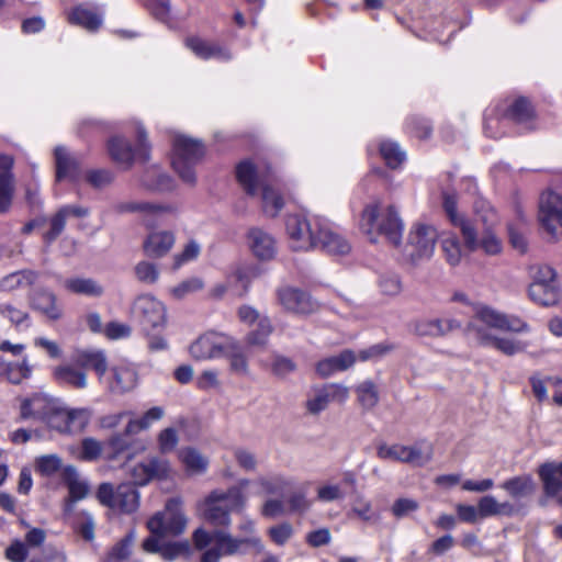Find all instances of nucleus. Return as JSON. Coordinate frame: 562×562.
Here are the masks:
<instances>
[{
	"label": "nucleus",
	"mask_w": 562,
	"mask_h": 562,
	"mask_svg": "<svg viewBox=\"0 0 562 562\" xmlns=\"http://www.w3.org/2000/svg\"><path fill=\"white\" fill-rule=\"evenodd\" d=\"M137 148L134 150L122 136H113L108 142V151L112 160L123 169H130L135 157L143 160L148 159L149 146L147 143V134L142 124L136 125Z\"/></svg>",
	"instance_id": "f8f14e48"
},
{
	"label": "nucleus",
	"mask_w": 562,
	"mask_h": 562,
	"mask_svg": "<svg viewBox=\"0 0 562 562\" xmlns=\"http://www.w3.org/2000/svg\"><path fill=\"white\" fill-rule=\"evenodd\" d=\"M293 532V527L289 522L272 526L267 531L271 541L277 546H284L291 539Z\"/></svg>",
	"instance_id": "774afa93"
},
{
	"label": "nucleus",
	"mask_w": 562,
	"mask_h": 562,
	"mask_svg": "<svg viewBox=\"0 0 562 562\" xmlns=\"http://www.w3.org/2000/svg\"><path fill=\"white\" fill-rule=\"evenodd\" d=\"M139 381L136 367L127 361L113 364L105 373V379L100 384L104 385L112 394H124L133 391Z\"/></svg>",
	"instance_id": "dca6fc26"
},
{
	"label": "nucleus",
	"mask_w": 562,
	"mask_h": 562,
	"mask_svg": "<svg viewBox=\"0 0 562 562\" xmlns=\"http://www.w3.org/2000/svg\"><path fill=\"white\" fill-rule=\"evenodd\" d=\"M246 244L254 257L260 261H270L277 256L276 238L262 228H250L246 234Z\"/></svg>",
	"instance_id": "aec40b11"
},
{
	"label": "nucleus",
	"mask_w": 562,
	"mask_h": 562,
	"mask_svg": "<svg viewBox=\"0 0 562 562\" xmlns=\"http://www.w3.org/2000/svg\"><path fill=\"white\" fill-rule=\"evenodd\" d=\"M176 475V470L168 460L150 458L133 465L130 476L135 485H147L151 480L166 481Z\"/></svg>",
	"instance_id": "2eb2a0df"
},
{
	"label": "nucleus",
	"mask_w": 562,
	"mask_h": 562,
	"mask_svg": "<svg viewBox=\"0 0 562 562\" xmlns=\"http://www.w3.org/2000/svg\"><path fill=\"white\" fill-rule=\"evenodd\" d=\"M317 239L318 247L331 256H345L351 251L350 243L325 220L319 226Z\"/></svg>",
	"instance_id": "412c9836"
},
{
	"label": "nucleus",
	"mask_w": 562,
	"mask_h": 562,
	"mask_svg": "<svg viewBox=\"0 0 562 562\" xmlns=\"http://www.w3.org/2000/svg\"><path fill=\"white\" fill-rule=\"evenodd\" d=\"M204 288V282L201 278L192 277L186 279L178 284L171 286L168 292L175 300H183L192 294L200 292Z\"/></svg>",
	"instance_id": "6e6d98bb"
},
{
	"label": "nucleus",
	"mask_w": 562,
	"mask_h": 562,
	"mask_svg": "<svg viewBox=\"0 0 562 562\" xmlns=\"http://www.w3.org/2000/svg\"><path fill=\"white\" fill-rule=\"evenodd\" d=\"M66 408L59 401L37 394V420L47 428L65 432Z\"/></svg>",
	"instance_id": "6ab92c4d"
},
{
	"label": "nucleus",
	"mask_w": 562,
	"mask_h": 562,
	"mask_svg": "<svg viewBox=\"0 0 562 562\" xmlns=\"http://www.w3.org/2000/svg\"><path fill=\"white\" fill-rule=\"evenodd\" d=\"M164 416L165 409L161 406H154L139 417L130 418L125 426V435H136L143 430H147Z\"/></svg>",
	"instance_id": "c9c22d12"
},
{
	"label": "nucleus",
	"mask_w": 562,
	"mask_h": 562,
	"mask_svg": "<svg viewBox=\"0 0 562 562\" xmlns=\"http://www.w3.org/2000/svg\"><path fill=\"white\" fill-rule=\"evenodd\" d=\"M460 326L458 321L451 318L420 319L414 323L413 330L422 337H442Z\"/></svg>",
	"instance_id": "393cba45"
},
{
	"label": "nucleus",
	"mask_w": 562,
	"mask_h": 562,
	"mask_svg": "<svg viewBox=\"0 0 562 562\" xmlns=\"http://www.w3.org/2000/svg\"><path fill=\"white\" fill-rule=\"evenodd\" d=\"M13 158L0 155V212H5L11 205L13 195V179L11 168Z\"/></svg>",
	"instance_id": "c756f323"
},
{
	"label": "nucleus",
	"mask_w": 562,
	"mask_h": 562,
	"mask_svg": "<svg viewBox=\"0 0 562 562\" xmlns=\"http://www.w3.org/2000/svg\"><path fill=\"white\" fill-rule=\"evenodd\" d=\"M64 434H79L90 422L91 412L88 408H66Z\"/></svg>",
	"instance_id": "49530a36"
},
{
	"label": "nucleus",
	"mask_w": 562,
	"mask_h": 562,
	"mask_svg": "<svg viewBox=\"0 0 562 562\" xmlns=\"http://www.w3.org/2000/svg\"><path fill=\"white\" fill-rule=\"evenodd\" d=\"M271 333L272 326L269 318H261L260 323L248 333L246 341L250 347L265 346Z\"/></svg>",
	"instance_id": "680f3d73"
},
{
	"label": "nucleus",
	"mask_w": 562,
	"mask_h": 562,
	"mask_svg": "<svg viewBox=\"0 0 562 562\" xmlns=\"http://www.w3.org/2000/svg\"><path fill=\"white\" fill-rule=\"evenodd\" d=\"M501 487L512 497L521 498L530 495L535 491V483L530 476L525 475L507 480Z\"/></svg>",
	"instance_id": "603ef678"
},
{
	"label": "nucleus",
	"mask_w": 562,
	"mask_h": 562,
	"mask_svg": "<svg viewBox=\"0 0 562 562\" xmlns=\"http://www.w3.org/2000/svg\"><path fill=\"white\" fill-rule=\"evenodd\" d=\"M56 177L58 180H76L79 176V161L65 147L55 149Z\"/></svg>",
	"instance_id": "f704fd0d"
},
{
	"label": "nucleus",
	"mask_w": 562,
	"mask_h": 562,
	"mask_svg": "<svg viewBox=\"0 0 562 562\" xmlns=\"http://www.w3.org/2000/svg\"><path fill=\"white\" fill-rule=\"evenodd\" d=\"M529 299L541 306H553L562 299L558 283H530L528 288Z\"/></svg>",
	"instance_id": "7c9ffc66"
},
{
	"label": "nucleus",
	"mask_w": 562,
	"mask_h": 562,
	"mask_svg": "<svg viewBox=\"0 0 562 562\" xmlns=\"http://www.w3.org/2000/svg\"><path fill=\"white\" fill-rule=\"evenodd\" d=\"M324 220L316 216L293 214L286 217L285 232L293 250L307 251L318 247L319 226Z\"/></svg>",
	"instance_id": "0eeeda50"
},
{
	"label": "nucleus",
	"mask_w": 562,
	"mask_h": 562,
	"mask_svg": "<svg viewBox=\"0 0 562 562\" xmlns=\"http://www.w3.org/2000/svg\"><path fill=\"white\" fill-rule=\"evenodd\" d=\"M462 240L464 239L462 238ZM440 247L445 260L453 267L460 265L467 254L470 252L465 248V243L461 241L460 238L451 232L441 235Z\"/></svg>",
	"instance_id": "2f4dec72"
},
{
	"label": "nucleus",
	"mask_w": 562,
	"mask_h": 562,
	"mask_svg": "<svg viewBox=\"0 0 562 562\" xmlns=\"http://www.w3.org/2000/svg\"><path fill=\"white\" fill-rule=\"evenodd\" d=\"M359 405L366 409H373L380 401V391L378 385L371 380H364L359 383L355 390Z\"/></svg>",
	"instance_id": "c03bdc74"
},
{
	"label": "nucleus",
	"mask_w": 562,
	"mask_h": 562,
	"mask_svg": "<svg viewBox=\"0 0 562 562\" xmlns=\"http://www.w3.org/2000/svg\"><path fill=\"white\" fill-rule=\"evenodd\" d=\"M134 271L137 280L146 284H154L159 279L158 267L149 261L143 260L138 262L135 266Z\"/></svg>",
	"instance_id": "0e129e2a"
},
{
	"label": "nucleus",
	"mask_w": 562,
	"mask_h": 562,
	"mask_svg": "<svg viewBox=\"0 0 562 562\" xmlns=\"http://www.w3.org/2000/svg\"><path fill=\"white\" fill-rule=\"evenodd\" d=\"M195 360H213L225 358L232 373L249 374L248 357L241 342L233 336L220 331H206L198 337L189 347Z\"/></svg>",
	"instance_id": "f03ea898"
},
{
	"label": "nucleus",
	"mask_w": 562,
	"mask_h": 562,
	"mask_svg": "<svg viewBox=\"0 0 562 562\" xmlns=\"http://www.w3.org/2000/svg\"><path fill=\"white\" fill-rule=\"evenodd\" d=\"M142 182L147 189L160 192L171 191L176 188L175 180L158 168H150L146 170Z\"/></svg>",
	"instance_id": "37998d69"
},
{
	"label": "nucleus",
	"mask_w": 562,
	"mask_h": 562,
	"mask_svg": "<svg viewBox=\"0 0 562 562\" xmlns=\"http://www.w3.org/2000/svg\"><path fill=\"white\" fill-rule=\"evenodd\" d=\"M261 199V205L265 214L276 217L284 206L282 194L272 186L266 183L257 194Z\"/></svg>",
	"instance_id": "ea45409f"
},
{
	"label": "nucleus",
	"mask_w": 562,
	"mask_h": 562,
	"mask_svg": "<svg viewBox=\"0 0 562 562\" xmlns=\"http://www.w3.org/2000/svg\"><path fill=\"white\" fill-rule=\"evenodd\" d=\"M442 209L451 225L459 228L470 252L482 251L487 256H498L503 251V240L495 228H483L477 233L473 223L459 210L454 192H443Z\"/></svg>",
	"instance_id": "7ed1b4c3"
},
{
	"label": "nucleus",
	"mask_w": 562,
	"mask_h": 562,
	"mask_svg": "<svg viewBox=\"0 0 562 562\" xmlns=\"http://www.w3.org/2000/svg\"><path fill=\"white\" fill-rule=\"evenodd\" d=\"M97 499L103 506L124 514H132L139 506V493L130 484H121L114 490L110 483H102L97 491Z\"/></svg>",
	"instance_id": "ddd939ff"
},
{
	"label": "nucleus",
	"mask_w": 562,
	"mask_h": 562,
	"mask_svg": "<svg viewBox=\"0 0 562 562\" xmlns=\"http://www.w3.org/2000/svg\"><path fill=\"white\" fill-rule=\"evenodd\" d=\"M289 485V481L279 474L261 476L256 481H250L247 487L248 497L250 495H270L281 493Z\"/></svg>",
	"instance_id": "473e14b6"
},
{
	"label": "nucleus",
	"mask_w": 562,
	"mask_h": 562,
	"mask_svg": "<svg viewBox=\"0 0 562 562\" xmlns=\"http://www.w3.org/2000/svg\"><path fill=\"white\" fill-rule=\"evenodd\" d=\"M359 227L372 243L384 237L395 247L402 244L404 222L393 204H384L380 201L367 204L362 211Z\"/></svg>",
	"instance_id": "39448f33"
},
{
	"label": "nucleus",
	"mask_w": 562,
	"mask_h": 562,
	"mask_svg": "<svg viewBox=\"0 0 562 562\" xmlns=\"http://www.w3.org/2000/svg\"><path fill=\"white\" fill-rule=\"evenodd\" d=\"M539 222L553 239L562 237V195L554 191L543 192L539 202Z\"/></svg>",
	"instance_id": "4468645a"
},
{
	"label": "nucleus",
	"mask_w": 562,
	"mask_h": 562,
	"mask_svg": "<svg viewBox=\"0 0 562 562\" xmlns=\"http://www.w3.org/2000/svg\"><path fill=\"white\" fill-rule=\"evenodd\" d=\"M69 21L88 31H95L102 24V16L86 5H79L70 12Z\"/></svg>",
	"instance_id": "a18cd8bd"
},
{
	"label": "nucleus",
	"mask_w": 562,
	"mask_h": 562,
	"mask_svg": "<svg viewBox=\"0 0 562 562\" xmlns=\"http://www.w3.org/2000/svg\"><path fill=\"white\" fill-rule=\"evenodd\" d=\"M259 274L258 267L249 261H238L232 265L227 274V282L234 284L235 292L243 295L247 292L251 281Z\"/></svg>",
	"instance_id": "b1692460"
},
{
	"label": "nucleus",
	"mask_w": 562,
	"mask_h": 562,
	"mask_svg": "<svg viewBox=\"0 0 562 562\" xmlns=\"http://www.w3.org/2000/svg\"><path fill=\"white\" fill-rule=\"evenodd\" d=\"M131 315L148 334L165 328L168 322L166 305L150 294H142L134 300Z\"/></svg>",
	"instance_id": "9d476101"
},
{
	"label": "nucleus",
	"mask_w": 562,
	"mask_h": 562,
	"mask_svg": "<svg viewBox=\"0 0 562 562\" xmlns=\"http://www.w3.org/2000/svg\"><path fill=\"white\" fill-rule=\"evenodd\" d=\"M66 286L69 291L89 296H100L103 293L102 286L91 279H71Z\"/></svg>",
	"instance_id": "4d7b16f0"
},
{
	"label": "nucleus",
	"mask_w": 562,
	"mask_h": 562,
	"mask_svg": "<svg viewBox=\"0 0 562 562\" xmlns=\"http://www.w3.org/2000/svg\"><path fill=\"white\" fill-rule=\"evenodd\" d=\"M238 537L229 532L217 530L210 535L205 529L198 528L193 532L194 546L204 549L214 541V547L204 551L201 562H220L224 555L246 554L249 552L261 553L265 550L263 542L257 532L256 521L244 516L237 525Z\"/></svg>",
	"instance_id": "f257e3e1"
},
{
	"label": "nucleus",
	"mask_w": 562,
	"mask_h": 562,
	"mask_svg": "<svg viewBox=\"0 0 562 562\" xmlns=\"http://www.w3.org/2000/svg\"><path fill=\"white\" fill-rule=\"evenodd\" d=\"M539 475L548 495L555 496L562 492V462L543 464Z\"/></svg>",
	"instance_id": "e433bc0d"
},
{
	"label": "nucleus",
	"mask_w": 562,
	"mask_h": 562,
	"mask_svg": "<svg viewBox=\"0 0 562 562\" xmlns=\"http://www.w3.org/2000/svg\"><path fill=\"white\" fill-rule=\"evenodd\" d=\"M32 281H33L32 272H25V271L13 272L0 280V290L11 291L18 286L23 285V284H31Z\"/></svg>",
	"instance_id": "69168bd1"
},
{
	"label": "nucleus",
	"mask_w": 562,
	"mask_h": 562,
	"mask_svg": "<svg viewBox=\"0 0 562 562\" xmlns=\"http://www.w3.org/2000/svg\"><path fill=\"white\" fill-rule=\"evenodd\" d=\"M278 303L288 312L307 315L318 310V304L310 294L299 288L281 285L276 291Z\"/></svg>",
	"instance_id": "f3484780"
},
{
	"label": "nucleus",
	"mask_w": 562,
	"mask_h": 562,
	"mask_svg": "<svg viewBox=\"0 0 562 562\" xmlns=\"http://www.w3.org/2000/svg\"><path fill=\"white\" fill-rule=\"evenodd\" d=\"M380 153L386 165L391 168H397L401 166L406 157L400 146L391 140L381 142Z\"/></svg>",
	"instance_id": "13d9d810"
},
{
	"label": "nucleus",
	"mask_w": 562,
	"mask_h": 562,
	"mask_svg": "<svg viewBox=\"0 0 562 562\" xmlns=\"http://www.w3.org/2000/svg\"><path fill=\"white\" fill-rule=\"evenodd\" d=\"M186 46L199 58L210 59L215 58L218 60H228L231 58L229 52L216 44L210 43L196 36H191L186 40Z\"/></svg>",
	"instance_id": "cd10ccee"
},
{
	"label": "nucleus",
	"mask_w": 562,
	"mask_h": 562,
	"mask_svg": "<svg viewBox=\"0 0 562 562\" xmlns=\"http://www.w3.org/2000/svg\"><path fill=\"white\" fill-rule=\"evenodd\" d=\"M103 451L104 445L101 441L87 437L82 439L79 448L71 450V453L75 458L82 461H95L102 456Z\"/></svg>",
	"instance_id": "3c124183"
},
{
	"label": "nucleus",
	"mask_w": 562,
	"mask_h": 562,
	"mask_svg": "<svg viewBox=\"0 0 562 562\" xmlns=\"http://www.w3.org/2000/svg\"><path fill=\"white\" fill-rule=\"evenodd\" d=\"M64 477L69 492V502L66 505V510H71V503L86 498L90 492V486L74 467H66L64 469Z\"/></svg>",
	"instance_id": "72a5a7b5"
},
{
	"label": "nucleus",
	"mask_w": 562,
	"mask_h": 562,
	"mask_svg": "<svg viewBox=\"0 0 562 562\" xmlns=\"http://www.w3.org/2000/svg\"><path fill=\"white\" fill-rule=\"evenodd\" d=\"M268 169L262 162L244 160L236 167V178L244 191L257 196L263 184L267 183Z\"/></svg>",
	"instance_id": "a211bd4d"
},
{
	"label": "nucleus",
	"mask_w": 562,
	"mask_h": 562,
	"mask_svg": "<svg viewBox=\"0 0 562 562\" xmlns=\"http://www.w3.org/2000/svg\"><path fill=\"white\" fill-rule=\"evenodd\" d=\"M35 544V529L26 533L25 541L14 540L5 549V558L11 562H24L29 554V547Z\"/></svg>",
	"instance_id": "864d4df0"
},
{
	"label": "nucleus",
	"mask_w": 562,
	"mask_h": 562,
	"mask_svg": "<svg viewBox=\"0 0 562 562\" xmlns=\"http://www.w3.org/2000/svg\"><path fill=\"white\" fill-rule=\"evenodd\" d=\"M120 210L139 213L144 218L158 220L176 215L178 213V205L173 203L128 202L122 204Z\"/></svg>",
	"instance_id": "5701e85b"
},
{
	"label": "nucleus",
	"mask_w": 562,
	"mask_h": 562,
	"mask_svg": "<svg viewBox=\"0 0 562 562\" xmlns=\"http://www.w3.org/2000/svg\"><path fill=\"white\" fill-rule=\"evenodd\" d=\"M530 283H557V273L548 265H535L529 269Z\"/></svg>",
	"instance_id": "338daca9"
},
{
	"label": "nucleus",
	"mask_w": 562,
	"mask_h": 562,
	"mask_svg": "<svg viewBox=\"0 0 562 562\" xmlns=\"http://www.w3.org/2000/svg\"><path fill=\"white\" fill-rule=\"evenodd\" d=\"M76 362L81 367H91L103 382L106 373V357L102 350H82L76 356Z\"/></svg>",
	"instance_id": "58836bf2"
},
{
	"label": "nucleus",
	"mask_w": 562,
	"mask_h": 562,
	"mask_svg": "<svg viewBox=\"0 0 562 562\" xmlns=\"http://www.w3.org/2000/svg\"><path fill=\"white\" fill-rule=\"evenodd\" d=\"M482 341L494 347L506 356L517 355L525 351L527 348V345L524 341L510 337H492L490 335H483Z\"/></svg>",
	"instance_id": "de8ad7c7"
},
{
	"label": "nucleus",
	"mask_w": 562,
	"mask_h": 562,
	"mask_svg": "<svg viewBox=\"0 0 562 562\" xmlns=\"http://www.w3.org/2000/svg\"><path fill=\"white\" fill-rule=\"evenodd\" d=\"M330 401L326 387L322 385L311 391L305 406L308 413L316 415L326 409Z\"/></svg>",
	"instance_id": "bf43d9fd"
},
{
	"label": "nucleus",
	"mask_w": 562,
	"mask_h": 562,
	"mask_svg": "<svg viewBox=\"0 0 562 562\" xmlns=\"http://www.w3.org/2000/svg\"><path fill=\"white\" fill-rule=\"evenodd\" d=\"M473 211L483 228H496L499 224V216L488 201L482 198L476 199Z\"/></svg>",
	"instance_id": "09e8293b"
},
{
	"label": "nucleus",
	"mask_w": 562,
	"mask_h": 562,
	"mask_svg": "<svg viewBox=\"0 0 562 562\" xmlns=\"http://www.w3.org/2000/svg\"><path fill=\"white\" fill-rule=\"evenodd\" d=\"M504 314L488 306H479L475 308V315L471 323V328L476 331L477 337L482 339L483 335H487L483 330V326L502 330Z\"/></svg>",
	"instance_id": "c85d7f7f"
},
{
	"label": "nucleus",
	"mask_w": 562,
	"mask_h": 562,
	"mask_svg": "<svg viewBox=\"0 0 562 562\" xmlns=\"http://www.w3.org/2000/svg\"><path fill=\"white\" fill-rule=\"evenodd\" d=\"M54 376L58 383L72 386L75 389H85L88 385V379L85 371L76 369L70 364L55 368Z\"/></svg>",
	"instance_id": "79ce46f5"
},
{
	"label": "nucleus",
	"mask_w": 562,
	"mask_h": 562,
	"mask_svg": "<svg viewBox=\"0 0 562 562\" xmlns=\"http://www.w3.org/2000/svg\"><path fill=\"white\" fill-rule=\"evenodd\" d=\"M128 436L130 435H125V432L124 434H119V432L113 434L104 445L105 458L109 460H114L121 453L126 451L131 446L130 441L126 438Z\"/></svg>",
	"instance_id": "052dcab7"
},
{
	"label": "nucleus",
	"mask_w": 562,
	"mask_h": 562,
	"mask_svg": "<svg viewBox=\"0 0 562 562\" xmlns=\"http://www.w3.org/2000/svg\"><path fill=\"white\" fill-rule=\"evenodd\" d=\"M205 154L204 145L195 138L178 134L173 138L171 166L179 178L193 186L196 182L195 167Z\"/></svg>",
	"instance_id": "423d86ee"
},
{
	"label": "nucleus",
	"mask_w": 562,
	"mask_h": 562,
	"mask_svg": "<svg viewBox=\"0 0 562 562\" xmlns=\"http://www.w3.org/2000/svg\"><path fill=\"white\" fill-rule=\"evenodd\" d=\"M438 238L436 226L416 222L409 228L403 254L413 262L429 259L434 255Z\"/></svg>",
	"instance_id": "9b49d317"
},
{
	"label": "nucleus",
	"mask_w": 562,
	"mask_h": 562,
	"mask_svg": "<svg viewBox=\"0 0 562 562\" xmlns=\"http://www.w3.org/2000/svg\"><path fill=\"white\" fill-rule=\"evenodd\" d=\"M136 539V533L131 530L122 540L115 543L102 562H122L130 558Z\"/></svg>",
	"instance_id": "8fccbe9b"
},
{
	"label": "nucleus",
	"mask_w": 562,
	"mask_h": 562,
	"mask_svg": "<svg viewBox=\"0 0 562 562\" xmlns=\"http://www.w3.org/2000/svg\"><path fill=\"white\" fill-rule=\"evenodd\" d=\"M177 456L187 474L200 475L207 471L209 458L196 448L183 447Z\"/></svg>",
	"instance_id": "bb28decb"
},
{
	"label": "nucleus",
	"mask_w": 562,
	"mask_h": 562,
	"mask_svg": "<svg viewBox=\"0 0 562 562\" xmlns=\"http://www.w3.org/2000/svg\"><path fill=\"white\" fill-rule=\"evenodd\" d=\"M187 525L182 501L177 497L168 499L164 509L147 521L149 531L158 537L179 536L184 532Z\"/></svg>",
	"instance_id": "1a4fd4ad"
},
{
	"label": "nucleus",
	"mask_w": 562,
	"mask_h": 562,
	"mask_svg": "<svg viewBox=\"0 0 562 562\" xmlns=\"http://www.w3.org/2000/svg\"><path fill=\"white\" fill-rule=\"evenodd\" d=\"M391 350V347L378 344L368 349L360 350L358 353L352 350H344L338 355L326 357L316 363V372L322 378H328L337 372L346 371L351 368L357 360L367 361L375 360L384 356Z\"/></svg>",
	"instance_id": "6e6552de"
},
{
	"label": "nucleus",
	"mask_w": 562,
	"mask_h": 562,
	"mask_svg": "<svg viewBox=\"0 0 562 562\" xmlns=\"http://www.w3.org/2000/svg\"><path fill=\"white\" fill-rule=\"evenodd\" d=\"M176 243L175 233L167 229L150 231L143 241V250L150 258H162Z\"/></svg>",
	"instance_id": "4be33fe9"
},
{
	"label": "nucleus",
	"mask_w": 562,
	"mask_h": 562,
	"mask_svg": "<svg viewBox=\"0 0 562 562\" xmlns=\"http://www.w3.org/2000/svg\"><path fill=\"white\" fill-rule=\"evenodd\" d=\"M249 484L250 481L244 479L227 490H213L198 504L199 515L216 527L231 526V513H239L246 507Z\"/></svg>",
	"instance_id": "20e7f679"
},
{
	"label": "nucleus",
	"mask_w": 562,
	"mask_h": 562,
	"mask_svg": "<svg viewBox=\"0 0 562 562\" xmlns=\"http://www.w3.org/2000/svg\"><path fill=\"white\" fill-rule=\"evenodd\" d=\"M405 445L401 443H381L376 449V454L381 460L403 462L405 460Z\"/></svg>",
	"instance_id": "e2e57ef3"
},
{
	"label": "nucleus",
	"mask_w": 562,
	"mask_h": 562,
	"mask_svg": "<svg viewBox=\"0 0 562 562\" xmlns=\"http://www.w3.org/2000/svg\"><path fill=\"white\" fill-rule=\"evenodd\" d=\"M477 507L482 520L494 516H512L515 513L513 504L509 502L501 503L492 495L481 497Z\"/></svg>",
	"instance_id": "4c0bfd02"
},
{
	"label": "nucleus",
	"mask_w": 562,
	"mask_h": 562,
	"mask_svg": "<svg viewBox=\"0 0 562 562\" xmlns=\"http://www.w3.org/2000/svg\"><path fill=\"white\" fill-rule=\"evenodd\" d=\"M356 476L351 472H346L341 482L326 481L321 483L316 488V498L323 503L339 502L346 496L345 485L355 486Z\"/></svg>",
	"instance_id": "a878e982"
},
{
	"label": "nucleus",
	"mask_w": 562,
	"mask_h": 562,
	"mask_svg": "<svg viewBox=\"0 0 562 562\" xmlns=\"http://www.w3.org/2000/svg\"><path fill=\"white\" fill-rule=\"evenodd\" d=\"M434 456V448L431 443L426 441L416 442L405 448L404 463L412 467H425L428 464Z\"/></svg>",
	"instance_id": "a19ab883"
},
{
	"label": "nucleus",
	"mask_w": 562,
	"mask_h": 562,
	"mask_svg": "<svg viewBox=\"0 0 562 562\" xmlns=\"http://www.w3.org/2000/svg\"><path fill=\"white\" fill-rule=\"evenodd\" d=\"M37 312L48 321H56L63 314V310L57 304L55 295L48 291H43L37 295Z\"/></svg>",
	"instance_id": "5fc2aeb1"
}]
</instances>
